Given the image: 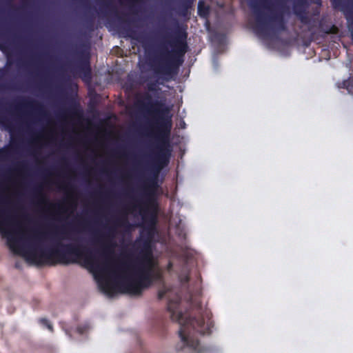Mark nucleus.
Returning a JSON list of instances; mask_svg holds the SVG:
<instances>
[{
  "label": "nucleus",
  "instance_id": "2eb2a0df",
  "mask_svg": "<svg viewBox=\"0 0 353 353\" xmlns=\"http://www.w3.org/2000/svg\"><path fill=\"white\" fill-rule=\"evenodd\" d=\"M209 7L204 5L203 2L200 1L198 3V14L201 17H205L209 14Z\"/></svg>",
  "mask_w": 353,
  "mask_h": 353
},
{
  "label": "nucleus",
  "instance_id": "6ab92c4d",
  "mask_svg": "<svg viewBox=\"0 0 353 353\" xmlns=\"http://www.w3.org/2000/svg\"><path fill=\"white\" fill-rule=\"evenodd\" d=\"M297 16L299 17L300 21L302 23L310 26L311 19L306 15L305 12H304L303 14H298Z\"/></svg>",
  "mask_w": 353,
  "mask_h": 353
},
{
  "label": "nucleus",
  "instance_id": "4468645a",
  "mask_svg": "<svg viewBox=\"0 0 353 353\" xmlns=\"http://www.w3.org/2000/svg\"><path fill=\"white\" fill-rule=\"evenodd\" d=\"M195 0H182L179 6L180 13L183 15L186 14L188 10L191 7Z\"/></svg>",
  "mask_w": 353,
  "mask_h": 353
},
{
  "label": "nucleus",
  "instance_id": "f03ea898",
  "mask_svg": "<svg viewBox=\"0 0 353 353\" xmlns=\"http://www.w3.org/2000/svg\"><path fill=\"white\" fill-rule=\"evenodd\" d=\"M114 232V230L110 228L108 233L94 239L95 242L100 243V251L92 250L81 244H63L60 241H54L52 245L49 248H43L35 241H30L20 244L19 239L10 235L8 236V245L15 254L21 255L26 261L38 265H68L81 259L86 265L94 269L99 267L96 253L100 252L105 258L114 254L116 243L112 241L114 235H110Z\"/></svg>",
  "mask_w": 353,
  "mask_h": 353
},
{
  "label": "nucleus",
  "instance_id": "f8f14e48",
  "mask_svg": "<svg viewBox=\"0 0 353 353\" xmlns=\"http://www.w3.org/2000/svg\"><path fill=\"white\" fill-rule=\"evenodd\" d=\"M339 87L340 88L346 89L348 92L353 95V76L350 77L347 79L339 83Z\"/></svg>",
  "mask_w": 353,
  "mask_h": 353
},
{
  "label": "nucleus",
  "instance_id": "cd10ccee",
  "mask_svg": "<svg viewBox=\"0 0 353 353\" xmlns=\"http://www.w3.org/2000/svg\"><path fill=\"white\" fill-rule=\"evenodd\" d=\"M6 219H7V221H10V222L13 221V218L11 216H7Z\"/></svg>",
  "mask_w": 353,
  "mask_h": 353
},
{
  "label": "nucleus",
  "instance_id": "20e7f679",
  "mask_svg": "<svg viewBox=\"0 0 353 353\" xmlns=\"http://www.w3.org/2000/svg\"><path fill=\"white\" fill-rule=\"evenodd\" d=\"M187 37V32L178 26L174 36L166 41L172 50H162L159 57L151 63L155 73L162 75L164 79L169 80L176 76L183 63L185 54L188 50Z\"/></svg>",
  "mask_w": 353,
  "mask_h": 353
},
{
  "label": "nucleus",
  "instance_id": "393cba45",
  "mask_svg": "<svg viewBox=\"0 0 353 353\" xmlns=\"http://www.w3.org/2000/svg\"><path fill=\"white\" fill-rule=\"evenodd\" d=\"M287 0H279L278 1V6L280 7V8L281 9H284L285 8V3H286Z\"/></svg>",
  "mask_w": 353,
  "mask_h": 353
},
{
  "label": "nucleus",
  "instance_id": "7ed1b4c3",
  "mask_svg": "<svg viewBox=\"0 0 353 353\" xmlns=\"http://www.w3.org/2000/svg\"><path fill=\"white\" fill-rule=\"evenodd\" d=\"M180 299L170 300L168 303L167 309L170 313L172 321L180 324L179 330L182 345L176 346L177 351L182 350L183 347H188L200 353V343L198 339L194 337V332L201 335L210 334L213 323L211 320L210 313L205 310L200 312L198 316H184V314L179 310Z\"/></svg>",
  "mask_w": 353,
  "mask_h": 353
},
{
  "label": "nucleus",
  "instance_id": "412c9836",
  "mask_svg": "<svg viewBox=\"0 0 353 353\" xmlns=\"http://www.w3.org/2000/svg\"><path fill=\"white\" fill-rule=\"evenodd\" d=\"M157 82L153 81V82H149L147 83V89L150 92H154L157 90Z\"/></svg>",
  "mask_w": 353,
  "mask_h": 353
},
{
  "label": "nucleus",
  "instance_id": "39448f33",
  "mask_svg": "<svg viewBox=\"0 0 353 353\" xmlns=\"http://www.w3.org/2000/svg\"><path fill=\"white\" fill-rule=\"evenodd\" d=\"M250 6L256 17L257 26L262 32H266L268 29V22L274 23L275 26L279 30L283 31L286 30V26L282 12H272L271 15L266 17L262 12L260 4L257 1H250Z\"/></svg>",
  "mask_w": 353,
  "mask_h": 353
},
{
  "label": "nucleus",
  "instance_id": "f257e3e1",
  "mask_svg": "<svg viewBox=\"0 0 353 353\" xmlns=\"http://www.w3.org/2000/svg\"><path fill=\"white\" fill-rule=\"evenodd\" d=\"M154 151L152 156L150 174L146 179L143 197L144 201H137L130 208L134 211L139 208V213L143 221L148 223V238L143 240L139 254L132 260V254H126L128 261H121L113 270V283L108 281L100 282L101 290L109 296L117 292L133 296H140L153 283L152 250L151 238L157 221L159 204L156 192L159 188V176L161 170L169 163L172 154L170 138H156Z\"/></svg>",
  "mask_w": 353,
  "mask_h": 353
},
{
  "label": "nucleus",
  "instance_id": "423d86ee",
  "mask_svg": "<svg viewBox=\"0 0 353 353\" xmlns=\"http://www.w3.org/2000/svg\"><path fill=\"white\" fill-rule=\"evenodd\" d=\"M14 108L17 111L22 110L23 109H30L41 117H46L48 115L44 105L41 103L30 99L20 98L14 105Z\"/></svg>",
  "mask_w": 353,
  "mask_h": 353
},
{
  "label": "nucleus",
  "instance_id": "f3484780",
  "mask_svg": "<svg viewBox=\"0 0 353 353\" xmlns=\"http://www.w3.org/2000/svg\"><path fill=\"white\" fill-rule=\"evenodd\" d=\"M101 10H105V12H109L112 13H116V9L114 6H113L110 2L108 1H103L101 3Z\"/></svg>",
  "mask_w": 353,
  "mask_h": 353
},
{
  "label": "nucleus",
  "instance_id": "dca6fc26",
  "mask_svg": "<svg viewBox=\"0 0 353 353\" xmlns=\"http://www.w3.org/2000/svg\"><path fill=\"white\" fill-rule=\"evenodd\" d=\"M117 226H127L129 225V222L127 217V213L117 217L114 221Z\"/></svg>",
  "mask_w": 353,
  "mask_h": 353
},
{
  "label": "nucleus",
  "instance_id": "1a4fd4ad",
  "mask_svg": "<svg viewBox=\"0 0 353 353\" xmlns=\"http://www.w3.org/2000/svg\"><path fill=\"white\" fill-rule=\"evenodd\" d=\"M332 5L334 9L340 8L345 14L346 18L352 14V9L349 6L344 3L343 0H330Z\"/></svg>",
  "mask_w": 353,
  "mask_h": 353
},
{
  "label": "nucleus",
  "instance_id": "bb28decb",
  "mask_svg": "<svg viewBox=\"0 0 353 353\" xmlns=\"http://www.w3.org/2000/svg\"><path fill=\"white\" fill-rule=\"evenodd\" d=\"M350 32H351L352 39L353 40V23L350 26Z\"/></svg>",
  "mask_w": 353,
  "mask_h": 353
},
{
  "label": "nucleus",
  "instance_id": "473e14b6",
  "mask_svg": "<svg viewBox=\"0 0 353 353\" xmlns=\"http://www.w3.org/2000/svg\"><path fill=\"white\" fill-rule=\"evenodd\" d=\"M3 214V212L2 211H0V214Z\"/></svg>",
  "mask_w": 353,
  "mask_h": 353
},
{
  "label": "nucleus",
  "instance_id": "ddd939ff",
  "mask_svg": "<svg viewBox=\"0 0 353 353\" xmlns=\"http://www.w3.org/2000/svg\"><path fill=\"white\" fill-rule=\"evenodd\" d=\"M320 29L321 31L323 32L325 34H336L338 32V28L334 25H326L324 26L322 23H320Z\"/></svg>",
  "mask_w": 353,
  "mask_h": 353
},
{
  "label": "nucleus",
  "instance_id": "4be33fe9",
  "mask_svg": "<svg viewBox=\"0 0 353 353\" xmlns=\"http://www.w3.org/2000/svg\"><path fill=\"white\" fill-rule=\"evenodd\" d=\"M168 292V290L165 288L161 289L158 292V299L161 300L164 298Z\"/></svg>",
  "mask_w": 353,
  "mask_h": 353
},
{
  "label": "nucleus",
  "instance_id": "a878e982",
  "mask_svg": "<svg viewBox=\"0 0 353 353\" xmlns=\"http://www.w3.org/2000/svg\"><path fill=\"white\" fill-rule=\"evenodd\" d=\"M43 235L41 234H37L34 236V240H38V241H40L41 237L43 236Z\"/></svg>",
  "mask_w": 353,
  "mask_h": 353
},
{
  "label": "nucleus",
  "instance_id": "b1692460",
  "mask_svg": "<svg viewBox=\"0 0 353 353\" xmlns=\"http://www.w3.org/2000/svg\"><path fill=\"white\" fill-rule=\"evenodd\" d=\"M86 330V327L85 326H79L77 327V331L78 333H79L80 334H83Z\"/></svg>",
  "mask_w": 353,
  "mask_h": 353
},
{
  "label": "nucleus",
  "instance_id": "6e6552de",
  "mask_svg": "<svg viewBox=\"0 0 353 353\" xmlns=\"http://www.w3.org/2000/svg\"><path fill=\"white\" fill-rule=\"evenodd\" d=\"M34 196L37 199V203L38 204H50V207L54 208H61V205L59 204H52L49 203V201L48 198L43 194L42 192V188L40 185L36 186L34 188Z\"/></svg>",
  "mask_w": 353,
  "mask_h": 353
},
{
  "label": "nucleus",
  "instance_id": "a211bd4d",
  "mask_svg": "<svg viewBox=\"0 0 353 353\" xmlns=\"http://www.w3.org/2000/svg\"><path fill=\"white\" fill-rule=\"evenodd\" d=\"M79 110H77L76 105L70 107L66 111H65L64 114L70 117H75L79 115Z\"/></svg>",
  "mask_w": 353,
  "mask_h": 353
},
{
  "label": "nucleus",
  "instance_id": "5701e85b",
  "mask_svg": "<svg viewBox=\"0 0 353 353\" xmlns=\"http://www.w3.org/2000/svg\"><path fill=\"white\" fill-rule=\"evenodd\" d=\"M0 122H1L6 128H11V123L5 118L0 117Z\"/></svg>",
  "mask_w": 353,
  "mask_h": 353
},
{
  "label": "nucleus",
  "instance_id": "aec40b11",
  "mask_svg": "<svg viewBox=\"0 0 353 353\" xmlns=\"http://www.w3.org/2000/svg\"><path fill=\"white\" fill-rule=\"evenodd\" d=\"M39 321L41 325L46 326L50 332H52L54 331L52 323L47 319L41 318Z\"/></svg>",
  "mask_w": 353,
  "mask_h": 353
},
{
  "label": "nucleus",
  "instance_id": "0eeeda50",
  "mask_svg": "<svg viewBox=\"0 0 353 353\" xmlns=\"http://www.w3.org/2000/svg\"><path fill=\"white\" fill-rule=\"evenodd\" d=\"M77 65L79 69L83 73L85 77L91 78V68L90 63V53L88 50H82L77 52Z\"/></svg>",
  "mask_w": 353,
  "mask_h": 353
},
{
  "label": "nucleus",
  "instance_id": "9b49d317",
  "mask_svg": "<svg viewBox=\"0 0 353 353\" xmlns=\"http://www.w3.org/2000/svg\"><path fill=\"white\" fill-rule=\"evenodd\" d=\"M125 30L127 36L130 37L132 39L136 40L141 43H144L145 37L142 34L137 33L135 30L130 28H127Z\"/></svg>",
  "mask_w": 353,
  "mask_h": 353
},
{
  "label": "nucleus",
  "instance_id": "9d476101",
  "mask_svg": "<svg viewBox=\"0 0 353 353\" xmlns=\"http://www.w3.org/2000/svg\"><path fill=\"white\" fill-rule=\"evenodd\" d=\"M307 4V0H293L292 6L294 14L298 15L305 12Z\"/></svg>",
  "mask_w": 353,
  "mask_h": 353
},
{
  "label": "nucleus",
  "instance_id": "c756f323",
  "mask_svg": "<svg viewBox=\"0 0 353 353\" xmlns=\"http://www.w3.org/2000/svg\"><path fill=\"white\" fill-rule=\"evenodd\" d=\"M23 167H24V166H23V164H19V168H23Z\"/></svg>",
  "mask_w": 353,
  "mask_h": 353
},
{
  "label": "nucleus",
  "instance_id": "c85d7f7f",
  "mask_svg": "<svg viewBox=\"0 0 353 353\" xmlns=\"http://www.w3.org/2000/svg\"><path fill=\"white\" fill-rule=\"evenodd\" d=\"M5 153V150H3V149H1L0 150V157H2Z\"/></svg>",
  "mask_w": 353,
  "mask_h": 353
},
{
  "label": "nucleus",
  "instance_id": "2f4dec72",
  "mask_svg": "<svg viewBox=\"0 0 353 353\" xmlns=\"http://www.w3.org/2000/svg\"><path fill=\"white\" fill-rule=\"evenodd\" d=\"M15 267H16L17 268H19L18 263H16V264H15Z\"/></svg>",
  "mask_w": 353,
  "mask_h": 353
},
{
  "label": "nucleus",
  "instance_id": "7c9ffc66",
  "mask_svg": "<svg viewBox=\"0 0 353 353\" xmlns=\"http://www.w3.org/2000/svg\"><path fill=\"white\" fill-rule=\"evenodd\" d=\"M185 280H186V281H189V277H188V276H186Z\"/></svg>",
  "mask_w": 353,
  "mask_h": 353
}]
</instances>
